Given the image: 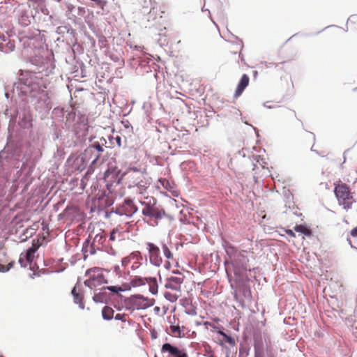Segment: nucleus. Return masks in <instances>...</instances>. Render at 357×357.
Here are the masks:
<instances>
[{
    "label": "nucleus",
    "instance_id": "nucleus-1",
    "mask_svg": "<svg viewBox=\"0 0 357 357\" xmlns=\"http://www.w3.org/2000/svg\"><path fill=\"white\" fill-rule=\"evenodd\" d=\"M334 193L337 199L338 204L345 210L351 208L354 203L356 202L354 198L355 192H352L350 187L338 180L334 182Z\"/></svg>",
    "mask_w": 357,
    "mask_h": 357
},
{
    "label": "nucleus",
    "instance_id": "nucleus-13",
    "mask_svg": "<svg viewBox=\"0 0 357 357\" xmlns=\"http://www.w3.org/2000/svg\"><path fill=\"white\" fill-rule=\"evenodd\" d=\"M71 294L73 296L75 303L78 304L81 309L84 308V303L83 301L84 296L80 291H77V286H75L72 289Z\"/></svg>",
    "mask_w": 357,
    "mask_h": 357
},
{
    "label": "nucleus",
    "instance_id": "nucleus-29",
    "mask_svg": "<svg viewBox=\"0 0 357 357\" xmlns=\"http://www.w3.org/2000/svg\"><path fill=\"white\" fill-rule=\"evenodd\" d=\"M351 235L354 237H357V227L354 228L351 231Z\"/></svg>",
    "mask_w": 357,
    "mask_h": 357
},
{
    "label": "nucleus",
    "instance_id": "nucleus-2",
    "mask_svg": "<svg viewBox=\"0 0 357 357\" xmlns=\"http://www.w3.org/2000/svg\"><path fill=\"white\" fill-rule=\"evenodd\" d=\"M184 276L178 273L176 276H171L166 280L165 287L169 291H166L164 296L170 302H175L181 295V284L183 282Z\"/></svg>",
    "mask_w": 357,
    "mask_h": 357
},
{
    "label": "nucleus",
    "instance_id": "nucleus-32",
    "mask_svg": "<svg viewBox=\"0 0 357 357\" xmlns=\"http://www.w3.org/2000/svg\"><path fill=\"white\" fill-rule=\"evenodd\" d=\"M92 271H93L92 269L87 270L86 274H89Z\"/></svg>",
    "mask_w": 357,
    "mask_h": 357
},
{
    "label": "nucleus",
    "instance_id": "nucleus-5",
    "mask_svg": "<svg viewBox=\"0 0 357 357\" xmlns=\"http://www.w3.org/2000/svg\"><path fill=\"white\" fill-rule=\"evenodd\" d=\"M39 247L40 245L38 244V240H33L31 247L26 250L25 254L22 253L20 256L19 263L21 266L26 267L28 264H31L34 259V255L38 250Z\"/></svg>",
    "mask_w": 357,
    "mask_h": 357
},
{
    "label": "nucleus",
    "instance_id": "nucleus-22",
    "mask_svg": "<svg viewBox=\"0 0 357 357\" xmlns=\"http://www.w3.org/2000/svg\"><path fill=\"white\" fill-rule=\"evenodd\" d=\"M218 333L221 335L223 337V341L225 342H227L231 346H234L236 344L234 338H233L231 336L227 335L223 331H218Z\"/></svg>",
    "mask_w": 357,
    "mask_h": 357
},
{
    "label": "nucleus",
    "instance_id": "nucleus-24",
    "mask_svg": "<svg viewBox=\"0 0 357 357\" xmlns=\"http://www.w3.org/2000/svg\"><path fill=\"white\" fill-rule=\"evenodd\" d=\"M162 249L164 255L168 259H173V254L166 244H162Z\"/></svg>",
    "mask_w": 357,
    "mask_h": 357
},
{
    "label": "nucleus",
    "instance_id": "nucleus-15",
    "mask_svg": "<svg viewBox=\"0 0 357 357\" xmlns=\"http://www.w3.org/2000/svg\"><path fill=\"white\" fill-rule=\"evenodd\" d=\"M184 327L182 328L178 325H171L169 327L171 334L176 337H183L185 336Z\"/></svg>",
    "mask_w": 357,
    "mask_h": 357
},
{
    "label": "nucleus",
    "instance_id": "nucleus-34",
    "mask_svg": "<svg viewBox=\"0 0 357 357\" xmlns=\"http://www.w3.org/2000/svg\"><path fill=\"white\" fill-rule=\"evenodd\" d=\"M117 142H118L119 143L120 142V138H119V137H118V139H117Z\"/></svg>",
    "mask_w": 357,
    "mask_h": 357
},
{
    "label": "nucleus",
    "instance_id": "nucleus-28",
    "mask_svg": "<svg viewBox=\"0 0 357 357\" xmlns=\"http://www.w3.org/2000/svg\"><path fill=\"white\" fill-rule=\"evenodd\" d=\"M285 233L291 237H295L296 234L291 229H286Z\"/></svg>",
    "mask_w": 357,
    "mask_h": 357
},
{
    "label": "nucleus",
    "instance_id": "nucleus-4",
    "mask_svg": "<svg viewBox=\"0 0 357 357\" xmlns=\"http://www.w3.org/2000/svg\"><path fill=\"white\" fill-rule=\"evenodd\" d=\"M146 248L148 250L149 261L151 264L160 266L162 263V258L159 247L153 243H146Z\"/></svg>",
    "mask_w": 357,
    "mask_h": 357
},
{
    "label": "nucleus",
    "instance_id": "nucleus-12",
    "mask_svg": "<svg viewBox=\"0 0 357 357\" xmlns=\"http://www.w3.org/2000/svg\"><path fill=\"white\" fill-rule=\"evenodd\" d=\"M156 31H158V36H159L158 38V42L160 45H164L168 43L167 37L169 36V31L165 26H162L160 24L158 27H157Z\"/></svg>",
    "mask_w": 357,
    "mask_h": 357
},
{
    "label": "nucleus",
    "instance_id": "nucleus-18",
    "mask_svg": "<svg viewBox=\"0 0 357 357\" xmlns=\"http://www.w3.org/2000/svg\"><path fill=\"white\" fill-rule=\"evenodd\" d=\"M114 310L109 306H105L102 310V316L105 320L112 319L114 317Z\"/></svg>",
    "mask_w": 357,
    "mask_h": 357
},
{
    "label": "nucleus",
    "instance_id": "nucleus-31",
    "mask_svg": "<svg viewBox=\"0 0 357 357\" xmlns=\"http://www.w3.org/2000/svg\"><path fill=\"white\" fill-rule=\"evenodd\" d=\"M165 266L166 267L167 269H169L170 267V263L169 261H167L165 264Z\"/></svg>",
    "mask_w": 357,
    "mask_h": 357
},
{
    "label": "nucleus",
    "instance_id": "nucleus-30",
    "mask_svg": "<svg viewBox=\"0 0 357 357\" xmlns=\"http://www.w3.org/2000/svg\"><path fill=\"white\" fill-rule=\"evenodd\" d=\"M95 146L98 151H102V148L99 144H97Z\"/></svg>",
    "mask_w": 357,
    "mask_h": 357
},
{
    "label": "nucleus",
    "instance_id": "nucleus-17",
    "mask_svg": "<svg viewBox=\"0 0 357 357\" xmlns=\"http://www.w3.org/2000/svg\"><path fill=\"white\" fill-rule=\"evenodd\" d=\"M146 283L149 286L150 292H151L153 294H156L158 293V289L156 278L149 276Z\"/></svg>",
    "mask_w": 357,
    "mask_h": 357
},
{
    "label": "nucleus",
    "instance_id": "nucleus-16",
    "mask_svg": "<svg viewBox=\"0 0 357 357\" xmlns=\"http://www.w3.org/2000/svg\"><path fill=\"white\" fill-rule=\"evenodd\" d=\"M149 276H135L130 281V284L132 287H140L146 284V281Z\"/></svg>",
    "mask_w": 357,
    "mask_h": 357
},
{
    "label": "nucleus",
    "instance_id": "nucleus-14",
    "mask_svg": "<svg viewBox=\"0 0 357 357\" xmlns=\"http://www.w3.org/2000/svg\"><path fill=\"white\" fill-rule=\"evenodd\" d=\"M123 227L120 225L114 228L110 233L109 240L114 241L116 240H121L123 238Z\"/></svg>",
    "mask_w": 357,
    "mask_h": 357
},
{
    "label": "nucleus",
    "instance_id": "nucleus-26",
    "mask_svg": "<svg viewBox=\"0 0 357 357\" xmlns=\"http://www.w3.org/2000/svg\"><path fill=\"white\" fill-rule=\"evenodd\" d=\"M126 317H127V314H126L118 313L114 316L115 319L121 320L123 322L126 321Z\"/></svg>",
    "mask_w": 357,
    "mask_h": 357
},
{
    "label": "nucleus",
    "instance_id": "nucleus-10",
    "mask_svg": "<svg viewBox=\"0 0 357 357\" xmlns=\"http://www.w3.org/2000/svg\"><path fill=\"white\" fill-rule=\"evenodd\" d=\"M118 210L122 214L131 216L137 211L138 208L131 199H126Z\"/></svg>",
    "mask_w": 357,
    "mask_h": 357
},
{
    "label": "nucleus",
    "instance_id": "nucleus-35",
    "mask_svg": "<svg viewBox=\"0 0 357 357\" xmlns=\"http://www.w3.org/2000/svg\"><path fill=\"white\" fill-rule=\"evenodd\" d=\"M0 357H4L2 354H0Z\"/></svg>",
    "mask_w": 357,
    "mask_h": 357
},
{
    "label": "nucleus",
    "instance_id": "nucleus-11",
    "mask_svg": "<svg viewBox=\"0 0 357 357\" xmlns=\"http://www.w3.org/2000/svg\"><path fill=\"white\" fill-rule=\"evenodd\" d=\"M250 78L248 75L246 74L243 75L234 93L235 98L239 97L243 93L245 89L248 86Z\"/></svg>",
    "mask_w": 357,
    "mask_h": 357
},
{
    "label": "nucleus",
    "instance_id": "nucleus-23",
    "mask_svg": "<svg viewBox=\"0 0 357 357\" xmlns=\"http://www.w3.org/2000/svg\"><path fill=\"white\" fill-rule=\"evenodd\" d=\"M158 183L163 187L164 189L167 190H171L172 189V186L171 183L166 178H160L158 179Z\"/></svg>",
    "mask_w": 357,
    "mask_h": 357
},
{
    "label": "nucleus",
    "instance_id": "nucleus-20",
    "mask_svg": "<svg viewBox=\"0 0 357 357\" xmlns=\"http://www.w3.org/2000/svg\"><path fill=\"white\" fill-rule=\"evenodd\" d=\"M284 119H294L296 118V112L290 109H284L282 112Z\"/></svg>",
    "mask_w": 357,
    "mask_h": 357
},
{
    "label": "nucleus",
    "instance_id": "nucleus-8",
    "mask_svg": "<svg viewBox=\"0 0 357 357\" xmlns=\"http://www.w3.org/2000/svg\"><path fill=\"white\" fill-rule=\"evenodd\" d=\"M108 289L114 293H118L120 291H122L121 287L117 286H109V287H102L100 288V291L98 293H95L93 296V300L96 303H105L109 298V295L105 291Z\"/></svg>",
    "mask_w": 357,
    "mask_h": 357
},
{
    "label": "nucleus",
    "instance_id": "nucleus-33",
    "mask_svg": "<svg viewBox=\"0 0 357 357\" xmlns=\"http://www.w3.org/2000/svg\"><path fill=\"white\" fill-rule=\"evenodd\" d=\"M208 357H215L213 354L209 355Z\"/></svg>",
    "mask_w": 357,
    "mask_h": 357
},
{
    "label": "nucleus",
    "instance_id": "nucleus-9",
    "mask_svg": "<svg viewBox=\"0 0 357 357\" xmlns=\"http://www.w3.org/2000/svg\"><path fill=\"white\" fill-rule=\"evenodd\" d=\"M162 353H168L167 357H188L184 349H180L169 343H165L162 346Z\"/></svg>",
    "mask_w": 357,
    "mask_h": 357
},
{
    "label": "nucleus",
    "instance_id": "nucleus-19",
    "mask_svg": "<svg viewBox=\"0 0 357 357\" xmlns=\"http://www.w3.org/2000/svg\"><path fill=\"white\" fill-rule=\"evenodd\" d=\"M147 188L148 187L146 185L139 183L134 187V192L138 195L143 196V198L144 199V197H147L146 195Z\"/></svg>",
    "mask_w": 357,
    "mask_h": 357
},
{
    "label": "nucleus",
    "instance_id": "nucleus-27",
    "mask_svg": "<svg viewBox=\"0 0 357 357\" xmlns=\"http://www.w3.org/2000/svg\"><path fill=\"white\" fill-rule=\"evenodd\" d=\"M347 22H357V15H351L348 18Z\"/></svg>",
    "mask_w": 357,
    "mask_h": 357
},
{
    "label": "nucleus",
    "instance_id": "nucleus-25",
    "mask_svg": "<svg viewBox=\"0 0 357 357\" xmlns=\"http://www.w3.org/2000/svg\"><path fill=\"white\" fill-rule=\"evenodd\" d=\"M14 265V261L8 264L7 266L0 264V272H6L9 271Z\"/></svg>",
    "mask_w": 357,
    "mask_h": 357
},
{
    "label": "nucleus",
    "instance_id": "nucleus-21",
    "mask_svg": "<svg viewBox=\"0 0 357 357\" xmlns=\"http://www.w3.org/2000/svg\"><path fill=\"white\" fill-rule=\"evenodd\" d=\"M294 229L296 231V232H299V233H301V234H303L306 236H310L312 232H311V230L308 228H307L306 227L302 225H296L294 227Z\"/></svg>",
    "mask_w": 357,
    "mask_h": 357
},
{
    "label": "nucleus",
    "instance_id": "nucleus-3",
    "mask_svg": "<svg viewBox=\"0 0 357 357\" xmlns=\"http://www.w3.org/2000/svg\"><path fill=\"white\" fill-rule=\"evenodd\" d=\"M144 206L142 213L145 217L160 220L165 215V211L156 206L157 201L153 197H144V200H139Z\"/></svg>",
    "mask_w": 357,
    "mask_h": 357
},
{
    "label": "nucleus",
    "instance_id": "nucleus-7",
    "mask_svg": "<svg viewBox=\"0 0 357 357\" xmlns=\"http://www.w3.org/2000/svg\"><path fill=\"white\" fill-rule=\"evenodd\" d=\"M84 285L89 287L93 291H97L101 288L104 284L107 283V280L102 273H98L96 275L90 276L89 279L84 281Z\"/></svg>",
    "mask_w": 357,
    "mask_h": 357
},
{
    "label": "nucleus",
    "instance_id": "nucleus-6",
    "mask_svg": "<svg viewBox=\"0 0 357 357\" xmlns=\"http://www.w3.org/2000/svg\"><path fill=\"white\" fill-rule=\"evenodd\" d=\"M130 303L133 308L146 309L154 304V300L146 298L142 295H135L130 297Z\"/></svg>",
    "mask_w": 357,
    "mask_h": 357
}]
</instances>
